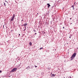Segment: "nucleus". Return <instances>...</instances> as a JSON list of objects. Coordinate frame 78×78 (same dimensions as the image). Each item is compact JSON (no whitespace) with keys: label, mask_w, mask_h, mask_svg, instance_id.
<instances>
[{"label":"nucleus","mask_w":78,"mask_h":78,"mask_svg":"<svg viewBox=\"0 0 78 78\" xmlns=\"http://www.w3.org/2000/svg\"><path fill=\"white\" fill-rule=\"evenodd\" d=\"M47 5H48V7L49 8H50V5L49 4H48V3L47 4Z\"/></svg>","instance_id":"nucleus-6"},{"label":"nucleus","mask_w":78,"mask_h":78,"mask_svg":"<svg viewBox=\"0 0 78 78\" xmlns=\"http://www.w3.org/2000/svg\"><path fill=\"white\" fill-rule=\"evenodd\" d=\"M29 44L30 45V46H31V45H32V43H31V42L29 43Z\"/></svg>","instance_id":"nucleus-7"},{"label":"nucleus","mask_w":78,"mask_h":78,"mask_svg":"<svg viewBox=\"0 0 78 78\" xmlns=\"http://www.w3.org/2000/svg\"><path fill=\"white\" fill-rule=\"evenodd\" d=\"M27 68H26V69H27Z\"/></svg>","instance_id":"nucleus-28"},{"label":"nucleus","mask_w":78,"mask_h":78,"mask_svg":"<svg viewBox=\"0 0 78 78\" xmlns=\"http://www.w3.org/2000/svg\"><path fill=\"white\" fill-rule=\"evenodd\" d=\"M25 28H26V27H25Z\"/></svg>","instance_id":"nucleus-22"},{"label":"nucleus","mask_w":78,"mask_h":78,"mask_svg":"<svg viewBox=\"0 0 78 78\" xmlns=\"http://www.w3.org/2000/svg\"><path fill=\"white\" fill-rule=\"evenodd\" d=\"M27 25V23H25L24 24H23L24 27H26V26Z\"/></svg>","instance_id":"nucleus-5"},{"label":"nucleus","mask_w":78,"mask_h":78,"mask_svg":"<svg viewBox=\"0 0 78 78\" xmlns=\"http://www.w3.org/2000/svg\"><path fill=\"white\" fill-rule=\"evenodd\" d=\"M63 28H64V27H63Z\"/></svg>","instance_id":"nucleus-19"},{"label":"nucleus","mask_w":78,"mask_h":78,"mask_svg":"<svg viewBox=\"0 0 78 78\" xmlns=\"http://www.w3.org/2000/svg\"><path fill=\"white\" fill-rule=\"evenodd\" d=\"M25 29L24 30H23V31H25Z\"/></svg>","instance_id":"nucleus-21"},{"label":"nucleus","mask_w":78,"mask_h":78,"mask_svg":"<svg viewBox=\"0 0 78 78\" xmlns=\"http://www.w3.org/2000/svg\"><path fill=\"white\" fill-rule=\"evenodd\" d=\"M19 34V36H20V34Z\"/></svg>","instance_id":"nucleus-18"},{"label":"nucleus","mask_w":78,"mask_h":78,"mask_svg":"<svg viewBox=\"0 0 78 78\" xmlns=\"http://www.w3.org/2000/svg\"><path fill=\"white\" fill-rule=\"evenodd\" d=\"M0 73H2V71L0 70Z\"/></svg>","instance_id":"nucleus-14"},{"label":"nucleus","mask_w":78,"mask_h":78,"mask_svg":"<svg viewBox=\"0 0 78 78\" xmlns=\"http://www.w3.org/2000/svg\"><path fill=\"white\" fill-rule=\"evenodd\" d=\"M35 67L36 68V67H37V66H35Z\"/></svg>","instance_id":"nucleus-13"},{"label":"nucleus","mask_w":78,"mask_h":78,"mask_svg":"<svg viewBox=\"0 0 78 78\" xmlns=\"http://www.w3.org/2000/svg\"><path fill=\"white\" fill-rule=\"evenodd\" d=\"M75 3H76V2H75L74 4V5H75Z\"/></svg>","instance_id":"nucleus-16"},{"label":"nucleus","mask_w":78,"mask_h":78,"mask_svg":"<svg viewBox=\"0 0 78 78\" xmlns=\"http://www.w3.org/2000/svg\"><path fill=\"white\" fill-rule=\"evenodd\" d=\"M4 6H6V5L5 4V3L4 2Z\"/></svg>","instance_id":"nucleus-12"},{"label":"nucleus","mask_w":78,"mask_h":78,"mask_svg":"<svg viewBox=\"0 0 78 78\" xmlns=\"http://www.w3.org/2000/svg\"><path fill=\"white\" fill-rule=\"evenodd\" d=\"M76 53H74L72 55V56L71 57V59L72 60V59H73L75 57V56H76Z\"/></svg>","instance_id":"nucleus-1"},{"label":"nucleus","mask_w":78,"mask_h":78,"mask_svg":"<svg viewBox=\"0 0 78 78\" xmlns=\"http://www.w3.org/2000/svg\"><path fill=\"white\" fill-rule=\"evenodd\" d=\"M55 74H52V76H55Z\"/></svg>","instance_id":"nucleus-10"},{"label":"nucleus","mask_w":78,"mask_h":78,"mask_svg":"<svg viewBox=\"0 0 78 78\" xmlns=\"http://www.w3.org/2000/svg\"><path fill=\"white\" fill-rule=\"evenodd\" d=\"M37 15H39V13H37Z\"/></svg>","instance_id":"nucleus-17"},{"label":"nucleus","mask_w":78,"mask_h":78,"mask_svg":"<svg viewBox=\"0 0 78 78\" xmlns=\"http://www.w3.org/2000/svg\"><path fill=\"white\" fill-rule=\"evenodd\" d=\"M41 49H43V48H40V50H41Z\"/></svg>","instance_id":"nucleus-11"},{"label":"nucleus","mask_w":78,"mask_h":78,"mask_svg":"<svg viewBox=\"0 0 78 78\" xmlns=\"http://www.w3.org/2000/svg\"><path fill=\"white\" fill-rule=\"evenodd\" d=\"M37 34V33H35V34Z\"/></svg>","instance_id":"nucleus-23"},{"label":"nucleus","mask_w":78,"mask_h":78,"mask_svg":"<svg viewBox=\"0 0 78 78\" xmlns=\"http://www.w3.org/2000/svg\"><path fill=\"white\" fill-rule=\"evenodd\" d=\"M5 2H6V1H5Z\"/></svg>","instance_id":"nucleus-25"},{"label":"nucleus","mask_w":78,"mask_h":78,"mask_svg":"<svg viewBox=\"0 0 78 78\" xmlns=\"http://www.w3.org/2000/svg\"><path fill=\"white\" fill-rule=\"evenodd\" d=\"M11 31H12V30H11Z\"/></svg>","instance_id":"nucleus-24"},{"label":"nucleus","mask_w":78,"mask_h":78,"mask_svg":"<svg viewBox=\"0 0 78 78\" xmlns=\"http://www.w3.org/2000/svg\"><path fill=\"white\" fill-rule=\"evenodd\" d=\"M69 37V38H70V39L71 38V37L70 36V37Z\"/></svg>","instance_id":"nucleus-15"},{"label":"nucleus","mask_w":78,"mask_h":78,"mask_svg":"<svg viewBox=\"0 0 78 78\" xmlns=\"http://www.w3.org/2000/svg\"><path fill=\"white\" fill-rule=\"evenodd\" d=\"M74 6H75V5H73L71 6V8H73V10L75 9V8H74Z\"/></svg>","instance_id":"nucleus-4"},{"label":"nucleus","mask_w":78,"mask_h":78,"mask_svg":"<svg viewBox=\"0 0 78 78\" xmlns=\"http://www.w3.org/2000/svg\"><path fill=\"white\" fill-rule=\"evenodd\" d=\"M12 17L14 18V17H15V14H13V16Z\"/></svg>","instance_id":"nucleus-8"},{"label":"nucleus","mask_w":78,"mask_h":78,"mask_svg":"<svg viewBox=\"0 0 78 78\" xmlns=\"http://www.w3.org/2000/svg\"><path fill=\"white\" fill-rule=\"evenodd\" d=\"M50 69H51V68L50 67H49L48 68V69H49V70H50Z\"/></svg>","instance_id":"nucleus-9"},{"label":"nucleus","mask_w":78,"mask_h":78,"mask_svg":"<svg viewBox=\"0 0 78 78\" xmlns=\"http://www.w3.org/2000/svg\"><path fill=\"white\" fill-rule=\"evenodd\" d=\"M23 26V25H22V26Z\"/></svg>","instance_id":"nucleus-27"},{"label":"nucleus","mask_w":78,"mask_h":78,"mask_svg":"<svg viewBox=\"0 0 78 78\" xmlns=\"http://www.w3.org/2000/svg\"><path fill=\"white\" fill-rule=\"evenodd\" d=\"M14 20V18H13L12 17V19L11 20V21L12 22L13 21V20Z\"/></svg>","instance_id":"nucleus-3"},{"label":"nucleus","mask_w":78,"mask_h":78,"mask_svg":"<svg viewBox=\"0 0 78 78\" xmlns=\"http://www.w3.org/2000/svg\"><path fill=\"white\" fill-rule=\"evenodd\" d=\"M17 68H14V69H12L11 72H16V70H17Z\"/></svg>","instance_id":"nucleus-2"},{"label":"nucleus","mask_w":78,"mask_h":78,"mask_svg":"<svg viewBox=\"0 0 78 78\" xmlns=\"http://www.w3.org/2000/svg\"><path fill=\"white\" fill-rule=\"evenodd\" d=\"M34 31H35V32H36V30H34Z\"/></svg>","instance_id":"nucleus-20"},{"label":"nucleus","mask_w":78,"mask_h":78,"mask_svg":"<svg viewBox=\"0 0 78 78\" xmlns=\"http://www.w3.org/2000/svg\"><path fill=\"white\" fill-rule=\"evenodd\" d=\"M71 18H70V20H71Z\"/></svg>","instance_id":"nucleus-26"}]
</instances>
